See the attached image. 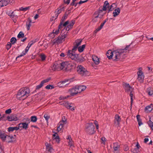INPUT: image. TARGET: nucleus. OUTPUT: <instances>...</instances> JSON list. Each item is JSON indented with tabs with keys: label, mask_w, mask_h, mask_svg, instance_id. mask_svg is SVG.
I'll return each mask as SVG.
<instances>
[{
	"label": "nucleus",
	"mask_w": 153,
	"mask_h": 153,
	"mask_svg": "<svg viewBox=\"0 0 153 153\" xmlns=\"http://www.w3.org/2000/svg\"><path fill=\"white\" fill-rule=\"evenodd\" d=\"M130 45H127L123 49H118L112 51L111 50H108L106 52V55L108 59H110L112 58L113 56H114V61H117L121 58V55L128 49Z\"/></svg>",
	"instance_id": "nucleus-1"
},
{
	"label": "nucleus",
	"mask_w": 153,
	"mask_h": 153,
	"mask_svg": "<svg viewBox=\"0 0 153 153\" xmlns=\"http://www.w3.org/2000/svg\"><path fill=\"white\" fill-rule=\"evenodd\" d=\"M30 93L29 89L26 87L20 89L18 91L16 96L19 100H23L29 96Z\"/></svg>",
	"instance_id": "nucleus-2"
},
{
	"label": "nucleus",
	"mask_w": 153,
	"mask_h": 153,
	"mask_svg": "<svg viewBox=\"0 0 153 153\" xmlns=\"http://www.w3.org/2000/svg\"><path fill=\"white\" fill-rule=\"evenodd\" d=\"M3 142H6L8 143H15L16 142V139L13 135H7L5 133L3 137H2Z\"/></svg>",
	"instance_id": "nucleus-3"
},
{
	"label": "nucleus",
	"mask_w": 153,
	"mask_h": 153,
	"mask_svg": "<svg viewBox=\"0 0 153 153\" xmlns=\"http://www.w3.org/2000/svg\"><path fill=\"white\" fill-rule=\"evenodd\" d=\"M76 69L78 74L82 76H88L90 74L89 72L81 65L78 66Z\"/></svg>",
	"instance_id": "nucleus-4"
},
{
	"label": "nucleus",
	"mask_w": 153,
	"mask_h": 153,
	"mask_svg": "<svg viewBox=\"0 0 153 153\" xmlns=\"http://www.w3.org/2000/svg\"><path fill=\"white\" fill-rule=\"evenodd\" d=\"M94 129V126L92 123H88L85 126V131L89 134H92L95 133Z\"/></svg>",
	"instance_id": "nucleus-5"
},
{
	"label": "nucleus",
	"mask_w": 153,
	"mask_h": 153,
	"mask_svg": "<svg viewBox=\"0 0 153 153\" xmlns=\"http://www.w3.org/2000/svg\"><path fill=\"white\" fill-rule=\"evenodd\" d=\"M67 56L72 59H75L76 56H77L78 54H76L75 52L72 51V50H69L67 52Z\"/></svg>",
	"instance_id": "nucleus-6"
},
{
	"label": "nucleus",
	"mask_w": 153,
	"mask_h": 153,
	"mask_svg": "<svg viewBox=\"0 0 153 153\" xmlns=\"http://www.w3.org/2000/svg\"><path fill=\"white\" fill-rule=\"evenodd\" d=\"M114 153H119L120 146L118 143H114L113 144Z\"/></svg>",
	"instance_id": "nucleus-7"
},
{
	"label": "nucleus",
	"mask_w": 153,
	"mask_h": 153,
	"mask_svg": "<svg viewBox=\"0 0 153 153\" xmlns=\"http://www.w3.org/2000/svg\"><path fill=\"white\" fill-rule=\"evenodd\" d=\"M51 79V77H49L46 79H45L43 80L41 82L40 84L39 85L36 86V89L37 90L39 89L43 85L44 83L48 82Z\"/></svg>",
	"instance_id": "nucleus-8"
},
{
	"label": "nucleus",
	"mask_w": 153,
	"mask_h": 153,
	"mask_svg": "<svg viewBox=\"0 0 153 153\" xmlns=\"http://www.w3.org/2000/svg\"><path fill=\"white\" fill-rule=\"evenodd\" d=\"M137 74L138 76L137 78L138 80L140 83L143 82L144 78V76L142 71L141 70H139L137 72Z\"/></svg>",
	"instance_id": "nucleus-9"
},
{
	"label": "nucleus",
	"mask_w": 153,
	"mask_h": 153,
	"mask_svg": "<svg viewBox=\"0 0 153 153\" xmlns=\"http://www.w3.org/2000/svg\"><path fill=\"white\" fill-rule=\"evenodd\" d=\"M1 7H2L4 6H6L9 4H12L14 2V1L12 0L10 1V0H1Z\"/></svg>",
	"instance_id": "nucleus-10"
},
{
	"label": "nucleus",
	"mask_w": 153,
	"mask_h": 153,
	"mask_svg": "<svg viewBox=\"0 0 153 153\" xmlns=\"http://www.w3.org/2000/svg\"><path fill=\"white\" fill-rule=\"evenodd\" d=\"M61 34H62L61 36H58L57 37L55 42H54V43L56 42L60 43L61 42V41L66 37L67 35L64 34V33H62V31L61 32Z\"/></svg>",
	"instance_id": "nucleus-11"
},
{
	"label": "nucleus",
	"mask_w": 153,
	"mask_h": 153,
	"mask_svg": "<svg viewBox=\"0 0 153 153\" xmlns=\"http://www.w3.org/2000/svg\"><path fill=\"white\" fill-rule=\"evenodd\" d=\"M6 119L9 121H16L18 120L16 114H11L10 116H8L6 117Z\"/></svg>",
	"instance_id": "nucleus-12"
},
{
	"label": "nucleus",
	"mask_w": 153,
	"mask_h": 153,
	"mask_svg": "<svg viewBox=\"0 0 153 153\" xmlns=\"http://www.w3.org/2000/svg\"><path fill=\"white\" fill-rule=\"evenodd\" d=\"M77 91V88L75 86L74 87L69 89L68 92L71 93V96H73L78 94Z\"/></svg>",
	"instance_id": "nucleus-13"
},
{
	"label": "nucleus",
	"mask_w": 153,
	"mask_h": 153,
	"mask_svg": "<svg viewBox=\"0 0 153 153\" xmlns=\"http://www.w3.org/2000/svg\"><path fill=\"white\" fill-rule=\"evenodd\" d=\"M72 81V79H65L64 80L60 82V83L63 85V86H61V87L68 85Z\"/></svg>",
	"instance_id": "nucleus-14"
},
{
	"label": "nucleus",
	"mask_w": 153,
	"mask_h": 153,
	"mask_svg": "<svg viewBox=\"0 0 153 153\" xmlns=\"http://www.w3.org/2000/svg\"><path fill=\"white\" fill-rule=\"evenodd\" d=\"M123 86L124 87V89L126 91L128 92L131 90H133V88L129 84L126 83H124L123 84Z\"/></svg>",
	"instance_id": "nucleus-15"
},
{
	"label": "nucleus",
	"mask_w": 153,
	"mask_h": 153,
	"mask_svg": "<svg viewBox=\"0 0 153 153\" xmlns=\"http://www.w3.org/2000/svg\"><path fill=\"white\" fill-rule=\"evenodd\" d=\"M77 91V92L78 93H80L81 92L84 91L86 88V86L83 85H76V86Z\"/></svg>",
	"instance_id": "nucleus-16"
},
{
	"label": "nucleus",
	"mask_w": 153,
	"mask_h": 153,
	"mask_svg": "<svg viewBox=\"0 0 153 153\" xmlns=\"http://www.w3.org/2000/svg\"><path fill=\"white\" fill-rule=\"evenodd\" d=\"M28 125V123L26 122L21 123L18 125V126H19V128H22L24 129L25 130L27 129Z\"/></svg>",
	"instance_id": "nucleus-17"
},
{
	"label": "nucleus",
	"mask_w": 153,
	"mask_h": 153,
	"mask_svg": "<svg viewBox=\"0 0 153 153\" xmlns=\"http://www.w3.org/2000/svg\"><path fill=\"white\" fill-rule=\"evenodd\" d=\"M153 109V104H151L150 105L146 106L144 110L147 113H149Z\"/></svg>",
	"instance_id": "nucleus-18"
},
{
	"label": "nucleus",
	"mask_w": 153,
	"mask_h": 153,
	"mask_svg": "<svg viewBox=\"0 0 153 153\" xmlns=\"http://www.w3.org/2000/svg\"><path fill=\"white\" fill-rule=\"evenodd\" d=\"M73 104L72 103L69 104L68 103V102H67L65 103L64 105L67 108L70 109L71 111H73L75 109L74 107H73L72 108H71V107L73 106Z\"/></svg>",
	"instance_id": "nucleus-19"
},
{
	"label": "nucleus",
	"mask_w": 153,
	"mask_h": 153,
	"mask_svg": "<svg viewBox=\"0 0 153 153\" xmlns=\"http://www.w3.org/2000/svg\"><path fill=\"white\" fill-rule=\"evenodd\" d=\"M108 19L107 18L104 21L103 23L101 24L99 27L97 28L94 31V33H96L98 31H100L103 27L105 23L108 21Z\"/></svg>",
	"instance_id": "nucleus-20"
},
{
	"label": "nucleus",
	"mask_w": 153,
	"mask_h": 153,
	"mask_svg": "<svg viewBox=\"0 0 153 153\" xmlns=\"http://www.w3.org/2000/svg\"><path fill=\"white\" fill-rule=\"evenodd\" d=\"M66 123V120H63V118H62V121H60L58 124L57 127H58L59 128L62 129Z\"/></svg>",
	"instance_id": "nucleus-21"
},
{
	"label": "nucleus",
	"mask_w": 153,
	"mask_h": 153,
	"mask_svg": "<svg viewBox=\"0 0 153 153\" xmlns=\"http://www.w3.org/2000/svg\"><path fill=\"white\" fill-rule=\"evenodd\" d=\"M82 40L81 39H77L76 40L75 42L73 43L74 45V46H75L76 47H76L78 48V46L81 45Z\"/></svg>",
	"instance_id": "nucleus-22"
},
{
	"label": "nucleus",
	"mask_w": 153,
	"mask_h": 153,
	"mask_svg": "<svg viewBox=\"0 0 153 153\" xmlns=\"http://www.w3.org/2000/svg\"><path fill=\"white\" fill-rule=\"evenodd\" d=\"M75 59L77 62H82L85 60V59L82 56L79 57L78 54L77 56H76L75 58Z\"/></svg>",
	"instance_id": "nucleus-23"
},
{
	"label": "nucleus",
	"mask_w": 153,
	"mask_h": 153,
	"mask_svg": "<svg viewBox=\"0 0 153 153\" xmlns=\"http://www.w3.org/2000/svg\"><path fill=\"white\" fill-rule=\"evenodd\" d=\"M28 22H26V26L27 30H29L30 29V27L31 26V23L32 22V21L30 18H28Z\"/></svg>",
	"instance_id": "nucleus-24"
},
{
	"label": "nucleus",
	"mask_w": 153,
	"mask_h": 153,
	"mask_svg": "<svg viewBox=\"0 0 153 153\" xmlns=\"http://www.w3.org/2000/svg\"><path fill=\"white\" fill-rule=\"evenodd\" d=\"M19 129V127L18 126L16 127H10L8 128V131L9 132H13L14 130L17 131Z\"/></svg>",
	"instance_id": "nucleus-25"
},
{
	"label": "nucleus",
	"mask_w": 153,
	"mask_h": 153,
	"mask_svg": "<svg viewBox=\"0 0 153 153\" xmlns=\"http://www.w3.org/2000/svg\"><path fill=\"white\" fill-rule=\"evenodd\" d=\"M68 15L67 14V12H65L64 16L62 17L59 24V27L62 25V22H63L67 18Z\"/></svg>",
	"instance_id": "nucleus-26"
},
{
	"label": "nucleus",
	"mask_w": 153,
	"mask_h": 153,
	"mask_svg": "<svg viewBox=\"0 0 153 153\" xmlns=\"http://www.w3.org/2000/svg\"><path fill=\"white\" fill-rule=\"evenodd\" d=\"M120 10L119 8H117V9H115L113 12V16L115 17L118 16L120 13Z\"/></svg>",
	"instance_id": "nucleus-27"
},
{
	"label": "nucleus",
	"mask_w": 153,
	"mask_h": 153,
	"mask_svg": "<svg viewBox=\"0 0 153 153\" xmlns=\"http://www.w3.org/2000/svg\"><path fill=\"white\" fill-rule=\"evenodd\" d=\"M92 59L96 65H97L99 64L100 62L99 58L97 56H93Z\"/></svg>",
	"instance_id": "nucleus-28"
},
{
	"label": "nucleus",
	"mask_w": 153,
	"mask_h": 153,
	"mask_svg": "<svg viewBox=\"0 0 153 153\" xmlns=\"http://www.w3.org/2000/svg\"><path fill=\"white\" fill-rule=\"evenodd\" d=\"M52 69L53 71H55L56 69H59V64L57 62H56L53 65L51 66Z\"/></svg>",
	"instance_id": "nucleus-29"
},
{
	"label": "nucleus",
	"mask_w": 153,
	"mask_h": 153,
	"mask_svg": "<svg viewBox=\"0 0 153 153\" xmlns=\"http://www.w3.org/2000/svg\"><path fill=\"white\" fill-rule=\"evenodd\" d=\"M59 8L60 9L58 10L57 12L56 13V15H57V16H56V18H55V19L57 18L58 15L62 11L64 10V7H62V6H61Z\"/></svg>",
	"instance_id": "nucleus-30"
},
{
	"label": "nucleus",
	"mask_w": 153,
	"mask_h": 153,
	"mask_svg": "<svg viewBox=\"0 0 153 153\" xmlns=\"http://www.w3.org/2000/svg\"><path fill=\"white\" fill-rule=\"evenodd\" d=\"M137 121L138 123V124L139 126H140L143 123L142 122V120L140 118V115L138 114L136 116Z\"/></svg>",
	"instance_id": "nucleus-31"
},
{
	"label": "nucleus",
	"mask_w": 153,
	"mask_h": 153,
	"mask_svg": "<svg viewBox=\"0 0 153 153\" xmlns=\"http://www.w3.org/2000/svg\"><path fill=\"white\" fill-rule=\"evenodd\" d=\"M85 46L86 45H83L81 46H79L78 48V50L79 51L80 53L82 52L83 51Z\"/></svg>",
	"instance_id": "nucleus-32"
},
{
	"label": "nucleus",
	"mask_w": 153,
	"mask_h": 153,
	"mask_svg": "<svg viewBox=\"0 0 153 153\" xmlns=\"http://www.w3.org/2000/svg\"><path fill=\"white\" fill-rule=\"evenodd\" d=\"M67 62H62L61 63H59V68L60 69H62L65 67L66 65V63Z\"/></svg>",
	"instance_id": "nucleus-33"
},
{
	"label": "nucleus",
	"mask_w": 153,
	"mask_h": 153,
	"mask_svg": "<svg viewBox=\"0 0 153 153\" xmlns=\"http://www.w3.org/2000/svg\"><path fill=\"white\" fill-rule=\"evenodd\" d=\"M63 22H62V25L59 27V25L58 26V27L59 29H61L62 28L63 26L65 27L69 23V21L68 20L65 22L63 24Z\"/></svg>",
	"instance_id": "nucleus-34"
},
{
	"label": "nucleus",
	"mask_w": 153,
	"mask_h": 153,
	"mask_svg": "<svg viewBox=\"0 0 153 153\" xmlns=\"http://www.w3.org/2000/svg\"><path fill=\"white\" fill-rule=\"evenodd\" d=\"M37 118L36 116H32L30 117L31 121L33 122H36L37 120Z\"/></svg>",
	"instance_id": "nucleus-35"
},
{
	"label": "nucleus",
	"mask_w": 153,
	"mask_h": 153,
	"mask_svg": "<svg viewBox=\"0 0 153 153\" xmlns=\"http://www.w3.org/2000/svg\"><path fill=\"white\" fill-rule=\"evenodd\" d=\"M9 15L12 18L16 19L17 17V16L15 14L13 11L10 13H9Z\"/></svg>",
	"instance_id": "nucleus-36"
},
{
	"label": "nucleus",
	"mask_w": 153,
	"mask_h": 153,
	"mask_svg": "<svg viewBox=\"0 0 153 153\" xmlns=\"http://www.w3.org/2000/svg\"><path fill=\"white\" fill-rule=\"evenodd\" d=\"M115 119L117 121V124H119L121 118L120 117L118 114H116L115 116Z\"/></svg>",
	"instance_id": "nucleus-37"
},
{
	"label": "nucleus",
	"mask_w": 153,
	"mask_h": 153,
	"mask_svg": "<svg viewBox=\"0 0 153 153\" xmlns=\"http://www.w3.org/2000/svg\"><path fill=\"white\" fill-rule=\"evenodd\" d=\"M67 139L69 140V145H70V146H72L73 141L70 135H68V136Z\"/></svg>",
	"instance_id": "nucleus-38"
},
{
	"label": "nucleus",
	"mask_w": 153,
	"mask_h": 153,
	"mask_svg": "<svg viewBox=\"0 0 153 153\" xmlns=\"http://www.w3.org/2000/svg\"><path fill=\"white\" fill-rule=\"evenodd\" d=\"M16 39L15 37H13L11 39L10 42H11V43L13 45L16 43Z\"/></svg>",
	"instance_id": "nucleus-39"
},
{
	"label": "nucleus",
	"mask_w": 153,
	"mask_h": 153,
	"mask_svg": "<svg viewBox=\"0 0 153 153\" xmlns=\"http://www.w3.org/2000/svg\"><path fill=\"white\" fill-rule=\"evenodd\" d=\"M148 124L151 129L153 131V122L150 120L148 122Z\"/></svg>",
	"instance_id": "nucleus-40"
},
{
	"label": "nucleus",
	"mask_w": 153,
	"mask_h": 153,
	"mask_svg": "<svg viewBox=\"0 0 153 153\" xmlns=\"http://www.w3.org/2000/svg\"><path fill=\"white\" fill-rule=\"evenodd\" d=\"M24 36V34L22 31H20L17 35V37L19 38H22Z\"/></svg>",
	"instance_id": "nucleus-41"
},
{
	"label": "nucleus",
	"mask_w": 153,
	"mask_h": 153,
	"mask_svg": "<svg viewBox=\"0 0 153 153\" xmlns=\"http://www.w3.org/2000/svg\"><path fill=\"white\" fill-rule=\"evenodd\" d=\"M54 88V86L52 85L49 84L48 85H47L45 87V88L46 89H53Z\"/></svg>",
	"instance_id": "nucleus-42"
},
{
	"label": "nucleus",
	"mask_w": 153,
	"mask_h": 153,
	"mask_svg": "<svg viewBox=\"0 0 153 153\" xmlns=\"http://www.w3.org/2000/svg\"><path fill=\"white\" fill-rule=\"evenodd\" d=\"M12 44L10 42H8L6 46V48L7 50H9L11 47Z\"/></svg>",
	"instance_id": "nucleus-43"
},
{
	"label": "nucleus",
	"mask_w": 153,
	"mask_h": 153,
	"mask_svg": "<svg viewBox=\"0 0 153 153\" xmlns=\"http://www.w3.org/2000/svg\"><path fill=\"white\" fill-rule=\"evenodd\" d=\"M30 7L29 6L25 8H23V7H21L19 8V10L21 11H25L27 10H29L30 9Z\"/></svg>",
	"instance_id": "nucleus-44"
},
{
	"label": "nucleus",
	"mask_w": 153,
	"mask_h": 153,
	"mask_svg": "<svg viewBox=\"0 0 153 153\" xmlns=\"http://www.w3.org/2000/svg\"><path fill=\"white\" fill-rule=\"evenodd\" d=\"M132 90H131L130 91V96L131 97V105H132V103L133 101V94L132 93Z\"/></svg>",
	"instance_id": "nucleus-45"
},
{
	"label": "nucleus",
	"mask_w": 153,
	"mask_h": 153,
	"mask_svg": "<svg viewBox=\"0 0 153 153\" xmlns=\"http://www.w3.org/2000/svg\"><path fill=\"white\" fill-rule=\"evenodd\" d=\"M40 56L42 61H44L45 60L46 56L44 54H42L40 55Z\"/></svg>",
	"instance_id": "nucleus-46"
},
{
	"label": "nucleus",
	"mask_w": 153,
	"mask_h": 153,
	"mask_svg": "<svg viewBox=\"0 0 153 153\" xmlns=\"http://www.w3.org/2000/svg\"><path fill=\"white\" fill-rule=\"evenodd\" d=\"M114 4H112L111 6H109V8H108V13L110 11H112L113 9H114V8H112L113 6V5H114Z\"/></svg>",
	"instance_id": "nucleus-47"
},
{
	"label": "nucleus",
	"mask_w": 153,
	"mask_h": 153,
	"mask_svg": "<svg viewBox=\"0 0 153 153\" xmlns=\"http://www.w3.org/2000/svg\"><path fill=\"white\" fill-rule=\"evenodd\" d=\"M27 53H25V51H22V54L18 56H17L16 58V60H17V59L19 57H20L21 56H24V55H25Z\"/></svg>",
	"instance_id": "nucleus-48"
},
{
	"label": "nucleus",
	"mask_w": 153,
	"mask_h": 153,
	"mask_svg": "<svg viewBox=\"0 0 153 153\" xmlns=\"http://www.w3.org/2000/svg\"><path fill=\"white\" fill-rule=\"evenodd\" d=\"M147 92L148 94L150 96H152L153 94V91L152 90H151L150 89L149 90V89H148Z\"/></svg>",
	"instance_id": "nucleus-49"
},
{
	"label": "nucleus",
	"mask_w": 153,
	"mask_h": 153,
	"mask_svg": "<svg viewBox=\"0 0 153 153\" xmlns=\"http://www.w3.org/2000/svg\"><path fill=\"white\" fill-rule=\"evenodd\" d=\"M44 117L45 118L47 122H48L49 119L50 118V116L47 114H45L44 116Z\"/></svg>",
	"instance_id": "nucleus-50"
},
{
	"label": "nucleus",
	"mask_w": 153,
	"mask_h": 153,
	"mask_svg": "<svg viewBox=\"0 0 153 153\" xmlns=\"http://www.w3.org/2000/svg\"><path fill=\"white\" fill-rule=\"evenodd\" d=\"M75 22V20H73L71 21V23L69 25V26H70V27L72 28V27L74 25Z\"/></svg>",
	"instance_id": "nucleus-51"
},
{
	"label": "nucleus",
	"mask_w": 153,
	"mask_h": 153,
	"mask_svg": "<svg viewBox=\"0 0 153 153\" xmlns=\"http://www.w3.org/2000/svg\"><path fill=\"white\" fill-rule=\"evenodd\" d=\"M54 140H56V141L58 143H59L60 141V138L58 135H57L54 138Z\"/></svg>",
	"instance_id": "nucleus-52"
},
{
	"label": "nucleus",
	"mask_w": 153,
	"mask_h": 153,
	"mask_svg": "<svg viewBox=\"0 0 153 153\" xmlns=\"http://www.w3.org/2000/svg\"><path fill=\"white\" fill-rule=\"evenodd\" d=\"M139 150L136 149L134 148L133 149H131V153H138Z\"/></svg>",
	"instance_id": "nucleus-53"
},
{
	"label": "nucleus",
	"mask_w": 153,
	"mask_h": 153,
	"mask_svg": "<svg viewBox=\"0 0 153 153\" xmlns=\"http://www.w3.org/2000/svg\"><path fill=\"white\" fill-rule=\"evenodd\" d=\"M46 149L49 152H50L51 150L52 149V148L51 147V145H48L47 146H46Z\"/></svg>",
	"instance_id": "nucleus-54"
},
{
	"label": "nucleus",
	"mask_w": 153,
	"mask_h": 153,
	"mask_svg": "<svg viewBox=\"0 0 153 153\" xmlns=\"http://www.w3.org/2000/svg\"><path fill=\"white\" fill-rule=\"evenodd\" d=\"M101 140L102 141V143L105 144L106 141L105 138L104 137H101Z\"/></svg>",
	"instance_id": "nucleus-55"
},
{
	"label": "nucleus",
	"mask_w": 153,
	"mask_h": 153,
	"mask_svg": "<svg viewBox=\"0 0 153 153\" xmlns=\"http://www.w3.org/2000/svg\"><path fill=\"white\" fill-rule=\"evenodd\" d=\"M7 120L6 119V118L5 117V115L3 114V116L0 118V121L1 120H3V121H6Z\"/></svg>",
	"instance_id": "nucleus-56"
},
{
	"label": "nucleus",
	"mask_w": 153,
	"mask_h": 153,
	"mask_svg": "<svg viewBox=\"0 0 153 153\" xmlns=\"http://www.w3.org/2000/svg\"><path fill=\"white\" fill-rule=\"evenodd\" d=\"M106 6V7L108 8H109V3L108 2V1H105L104 3V4Z\"/></svg>",
	"instance_id": "nucleus-57"
},
{
	"label": "nucleus",
	"mask_w": 153,
	"mask_h": 153,
	"mask_svg": "<svg viewBox=\"0 0 153 153\" xmlns=\"http://www.w3.org/2000/svg\"><path fill=\"white\" fill-rule=\"evenodd\" d=\"M5 134V133L2 132L1 130H0V138L1 139V140H2V137H3L4 134Z\"/></svg>",
	"instance_id": "nucleus-58"
},
{
	"label": "nucleus",
	"mask_w": 153,
	"mask_h": 153,
	"mask_svg": "<svg viewBox=\"0 0 153 153\" xmlns=\"http://www.w3.org/2000/svg\"><path fill=\"white\" fill-rule=\"evenodd\" d=\"M12 112V110L11 109H9L5 111V113L6 114H10Z\"/></svg>",
	"instance_id": "nucleus-59"
},
{
	"label": "nucleus",
	"mask_w": 153,
	"mask_h": 153,
	"mask_svg": "<svg viewBox=\"0 0 153 153\" xmlns=\"http://www.w3.org/2000/svg\"><path fill=\"white\" fill-rule=\"evenodd\" d=\"M60 29H59V27H58V29L56 30L55 31H54V30H53V33L57 35V34H58L59 31V30Z\"/></svg>",
	"instance_id": "nucleus-60"
},
{
	"label": "nucleus",
	"mask_w": 153,
	"mask_h": 153,
	"mask_svg": "<svg viewBox=\"0 0 153 153\" xmlns=\"http://www.w3.org/2000/svg\"><path fill=\"white\" fill-rule=\"evenodd\" d=\"M71 0H64V3L67 4H68L70 2Z\"/></svg>",
	"instance_id": "nucleus-61"
},
{
	"label": "nucleus",
	"mask_w": 153,
	"mask_h": 153,
	"mask_svg": "<svg viewBox=\"0 0 153 153\" xmlns=\"http://www.w3.org/2000/svg\"><path fill=\"white\" fill-rule=\"evenodd\" d=\"M88 0H85L84 1H82L81 0L78 2V4H82V3H84L87 2L88 1Z\"/></svg>",
	"instance_id": "nucleus-62"
},
{
	"label": "nucleus",
	"mask_w": 153,
	"mask_h": 153,
	"mask_svg": "<svg viewBox=\"0 0 153 153\" xmlns=\"http://www.w3.org/2000/svg\"><path fill=\"white\" fill-rule=\"evenodd\" d=\"M107 8H108L107 7H106V6L104 4L103 7L102 9V10H103V11H106Z\"/></svg>",
	"instance_id": "nucleus-63"
},
{
	"label": "nucleus",
	"mask_w": 153,
	"mask_h": 153,
	"mask_svg": "<svg viewBox=\"0 0 153 153\" xmlns=\"http://www.w3.org/2000/svg\"><path fill=\"white\" fill-rule=\"evenodd\" d=\"M129 149L128 147L127 146H125L124 148V150L125 151H127Z\"/></svg>",
	"instance_id": "nucleus-64"
}]
</instances>
